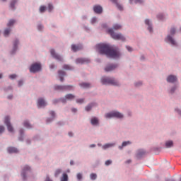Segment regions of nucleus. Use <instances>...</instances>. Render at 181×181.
<instances>
[{
	"mask_svg": "<svg viewBox=\"0 0 181 181\" xmlns=\"http://www.w3.org/2000/svg\"><path fill=\"white\" fill-rule=\"evenodd\" d=\"M50 115H52V118H54V115H55L54 112L53 111L50 112Z\"/></svg>",
	"mask_w": 181,
	"mask_h": 181,
	"instance_id": "obj_55",
	"label": "nucleus"
},
{
	"mask_svg": "<svg viewBox=\"0 0 181 181\" xmlns=\"http://www.w3.org/2000/svg\"><path fill=\"white\" fill-rule=\"evenodd\" d=\"M15 22H16L15 20H10L9 22L7 24V26L9 28L11 26H13L15 25Z\"/></svg>",
	"mask_w": 181,
	"mask_h": 181,
	"instance_id": "obj_31",
	"label": "nucleus"
},
{
	"mask_svg": "<svg viewBox=\"0 0 181 181\" xmlns=\"http://www.w3.org/2000/svg\"><path fill=\"white\" fill-rule=\"evenodd\" d=\"M126 47H127V50H128L129 52H132V47H129V46H127Z\"/></svg>",
	"mask_w": 181,
	"mask_h": 181,
	"instance_id": "obj_54",
	"label": "nucleus"
},
{
	"mask_svg": "<svg viewBox=\"0 0 181 181\" xmlns=\"http://www.w3.org/2000/svg\"><path fill=\"white\" fill-rule=\"evenodd\" d=\"M168 83H175V81H177V78L175 76L170 75L167 78Z\"/></svg>",
	"mask_w": 181,
	"mask_h": 181,
	"instance_id": "obj_13",
	"label": "nucleus"
},
{
	"mask_svg": "<svg viewBox=\"0 0 181 181\" xmlns=\"http://www.w3.org/2000/svg\"><path fill=\"white\" fill-rule=\"evenodd\" d=\"M63 69L64 70H71L73 68L69 65L65 64L63 66Z\"/></svg>",
	"mask_w": 181,
	"mask_h": 181,
	"instance_id": "obj_33",
	"label": "nucleus"
},
{
	"mask_svg": "<svg viewBox=\"0 0 181 181\" xmlns=\"http://www.w3.org/2000/svg\"><path fill=\"white\" fill-rule=\"evenodd\" d=\"M46 181H52V180H50V178H49V177H47Z\"/></svg>",
	"mask_w": 181,
	"mask_h": 181,
	"instance_id": "obj_61",
	"label": "nucleus"
},
{
	"mask_svg": "<svg viewBox=\"0 0 181 181\" xmlns=\"http://www.w3.org/2000/svg\"><path fill=\"white\" fill-rule=\"evenodd\" d=\"M90 178L91 179V180H95V179H97V174L91 173L90 175Z\"/></svg>",
	"mask_w": 181,
	"mask_h": 181,
	"instance_id": "obj_32",
	"label": "nucleus"
},
{
	"mask_svg": "<svg viewBox=\"0 0 181 181\" xmlns=\"http://www.w3.org/2000/svg\"><path fill=\"white\" fill-rule=\"evenodd\" d=\"M23 125H24V127H25V128H28V129H30V128H32V126L28 121H25L23 123Z\"/></svg>",
	"mask_w": 181,
	"mask_h": 181,
	"instance_id": "obj_29",
	"label": "nucleus"
},
{
	"mask_svg": "<svg viewBox=\"0 0 181 181\" xmlns=\"http://www.w3.org/2000/svg\"><path fill=\"white\" fill-rule=\"evenodd\" d=\"M30 167H29V165H25L22 171V176H23V179L25 180L26 179V173H28V172H30Z\"/></svg>",
	"mask_w": 181,
	"mask_h": 181,
	"instance_id": "obj_11",
	"label": "nucleus"
},
{
	"mask_svg": "<svg viewBox=\"0 0 181 181\" xmlns=\"http://www.w3.org/2000/svg\"><path fill=\"white\" fill-rule=\"evenodd\" d=\"M96 47L100 54H105L111 59H117L121 56L119 51L111 49L107 45L98 44Z\"/></svg>",
	"mask_w": 181,
	"mask_h": 181,
	"instance_id": "obj_1",
	"label": "nucleus"
},
{
	"mask_svg": "<svg viewBox=\"0 0 181 181\" xmlns=\"http://www.w3.org/2000/svg\"><path fill=\"white\" fill-rule=\"evenodd\" d=\"M93 105H95V104L91 103V104L88 105V106H86L85 108L86 111H90L91 108H93Z\"/></svg>",
	"mask_w": 181,
	"mask_h": 181,
	"instance_id": "obj_30",
	"label": "nucleus"
},
{
	"mask_svg": "<svg viewBox=\"0 0 181 181\" xmlns=\"http://www.w3.org/2000/svg\"><path fill=\"white\" fill-rule=\"evenodd\" d=\"M16 1H17L16 0H13L11 1L10 6L12 9L15 8V4H16Z\"/></svg>",
	"mask_w": 181,
	"mask_h": 181,
	"instance_id": "obj_36",
	"label": "nucleus"
},
{
	"mask_svg": "<svg viewBox=\"0 0 181 181\" xmlns=\"http://www.w3.org/2000/svg\"><path fill=\"white\" fill-rule=\"evenodd\" d=\"M145 23H146V25H148V29L149 32H152V26L151 25V22L149 21V20L146 19L145 21Z\"/></svg>",
	"mask_w": 181,
	"mask_h": 181,
	"instance_id": "obj_25",
	"label": "nucleus"
},
{
	"mask_svg": "<svg viewBox=\"0 0 181 181\" xmlns=\"http://www.w3.org/2000/svg\"><path fill=\"white\" fill-rule=\"evenodd\" d=\"M74 98H76V96H74V95L67 94L65 95V98H61V103H65L67 102V100H74Z\"/></svg>",
	"mask_w": 181,
	"mask_h": 181,
	"instance_id": "obj_8",
	"label": "nucleus"
},
{
	"mask_svg": "<svg viewBox=\"0 0 181 181\" xmlns=\"http://www.w3.org/2000/svg\"><path fill=\"white\" fill-rule=\"evenodd\" d=\"M58 74H59V77L60 78V81L63 82L64 81V76H66V72L60 70L58 71Z\"/></svg>",
	"mask_w": 181,
	"mask_h": 181,
	"instance_id": "obj_17",
	"label": "nucleus"
},
{
	"mask_svg": "<svg viewBox=\"0 0 181 181\" xmlns=\"http://www.w3.org/2000/svg\"><path fill=\"white\" fill-rule=\"evenodd\" d=\"M71 49L73 52H77L78 50H81V49H83V47L81 45H72Z\"/></svg>",
	"mask_w": 181,
	"mask_h": 181,
	"instance_id": "obj_18",
	"label": "nucleus"
},
{
	"mask_svg": "<svg viewBox=\"0 0 181 181\" xmlns=\"http://www.w3.org/2000/svg\"><path fill=\"white\" fill-rule=\"evenodd\" d=\"M40 70H42V65L38 63L32 64L30 68V73H37V71H40Z\"/></svg>",
	"mask_w": 181,
	"mask_h": 181,
	"instance_id": "obj_5",
	"label": "nucleus"
},
{
	"mask_svg": "<svg viewBox=\"0 0 181 181\" xmlns=\"http://www.w3.org/2000/svg\"><path fill=\"white\" fill-rule=\"evenodd\" d=\"M76 103L78 104H83V103H84V99H77Z\"/></svg>",
	"mask_w": 181,
	"mask_h": 181,
	"instance_id": "obj_41",
	"label": "nucleus"
},
{
	"mask_svg": "<svg viewBox=\"0 0 181 181\" xmlns=\"http://www.w3.org/2000/svg\"><path fill=\"white\" fill-rule=\"evenodd\" d=\"M144 2V0H135V4H142Z\"/></svg>",
	"mask_w": 181,
	"mask_h": 181,
	"instance_id": "obj_49",
	"label": "nucleus"
},
{
	"mask_svg": "<svg viewBox=\"0 0 181 181\" xmlns=\"http://www.w3.org/2000/svg\"><path fill=\"white\" fill-rule=\"evenodd\" d=\"M175 90H176V87H173L171 88V90H170L171 94H173V93H175Z\"/></svg>",
	"mask_w": 181,
	"mask_h": 181,
	"instance_id": "obj_53",
	"label": "nucleus"
},
{
	"mask_svg": "<svg viewBox=\"0 0 181 181\" xmlns=\"http://www.w3.org/2000/svg\"><path fill=\"white\" fill-rule=\"evenodd\" d=\"M90 123L92 124V125H98V119H97V117L92 118L90 120Z\"/></svg>",
	"mask_w": 181,
	"mask_h": 181,
	"instance_id": "obj_22",
	"label": "nucleus"
},
{
	"mask_svg": "<svg viewBox=\"0 0 181 181\" xmlns=\"http://www.w3.org/2000/svg\"><path fill=\"white\" fill-rule=\"evenodd\" d=\"M79 86L81 87H82V88H88L90 87V83H80Z\"/></svg>",
	"mask_w": 181,
	"mask_h": 181,
	"instance_id": "obj_23",
	"label": "nucleus"
},
{
	"mask_svg": "<svg viewBox=\"0 0 181 181\" xmlns=\"http://www.w3.org/2000/svg\"><path fill=\"white\" fill-rule=\"evenodd\" d=\"M46 105H47V103H46V101H45V99L43 98L38 99V101H37L38 107H46Z\"/></svg>",
	"mask_w": 181,
	"mask_h": 181,
	"instance_id": "obj_15",
	"label": "nucleus"
},
{
	"mask_svg": "<svg viewBox=\"0 0 181 181\" xmlns=\"http://www.w3.org/2000/svg\"><path fill=\"white\" fill-rule=\"evenodd\" d=\"M112 163V161L111 160H107L105 162L106 166H109V165H111Z\"/></svg>",
	"mask_w": 181,
	"mask_h": 181,
	"instance_id": "obj_42",
	"label": "nucleus"
},
{
	"mask_svg": "<svg viewBox=\"0 0 181 181\" xmlns=\"http://www.w3.org/2000/svg\"><path fill=\"white\" fill-rule=\"evenodd\" d=\"M126 163H131V160H128L127 161H126Z\"/></svg>",
	"mask_w": 181,
	"mask_h": 181,
	"instance_id": "obj_63",
	"label": "nucleus"
},
{
	"mask_svg": "<svg viewBox=\"0 0 181 181\" xmlns=\"http://www.w3.org/2000/svg\"><path fill=\"white\" fill-rule=\"evenodd\" d=\"M105 118H124V115L119 112L113 111L105 115Z\"/></svg>",
	"mask_w": 181,
	"mask_h": 181,
	"instance_id": "obj_4",
	"label": "nucleus"
},
{
	"mask_svg": "<svg viewBox=\"0 0 181 181\" xmlns=\"http://www.w3.org/2000/svg\"><path fill=\"white\" fill-rule=\"evenodd\" d=\"M77 64H84V63H90V59L86 58H78L76 60Z\"/></svg>",
	"mask_w": 181,
	"mask_h": 181,
	"instance_id": "obj_10",
	"label": "nucleus"
},
{
	"mask_svg": "<svg viewBox=\"0 0 181 181\" xmlns=\"http://www.w3.org/2000/svg\"><path fill=\"white\" fill-rule=\"evenodd\" d=\"M102 84H111L112 86H119V83L113 78L102 77Z\"/></svg>",
	"mask_w": 181,
	"mask_h": 181,
	"instance_id": "obj_3",
	"label": "nucleus"
},
{
	"mask_svg": "<svg viewBox=\"0 0 181 181\" xmlns=\"http://www.w3.org/2000/svg\"><path fill=\"white\" fill-rule=\"evenodd\" d=\"M19 44V41L18 40H16L14 42V44H13V50H16V49H18V45Z\"/></svg>",
	"mask_w": 181,
	"mask_h": 181,
	"instance_id": "obj_35",
	"label": "nucleus"
},
{
	"mask_svg": "<svg viewBox=\"0 0 181 181\" xmlns=\"http://www.w3.org/2000/svg\"><path fill=\"white\" fill-rule=\"evenodd\" d=\"M22 86H23V81H18V86L21 87Z\"/></svg>",
	"mask_w": 181,
	"mask_h": 181,
	"instance_id": "obj_50",
	"label": "nucleus"
},
{
	"mask_svg": "<svg viewBox=\"0 0 181 181\" xmlns=\"http://www.w3.org/2000/svg\"><path fill=\"white\" fill-rule=\"evenodd\" d=\"M11 33V28H6L4 30V36H8Z\"/></svg>",
	"mask_w": 181,
	"mask_h": 181,
	"instance_id": "obj_34",
	"label": "nucleus"
},
{
	"mask_svg": "<svg viewBox=\"0 0 181 181\" xmlns=\"http://www.w3.org/2000/svg\"><path fill=\"white\" fill-rule=\"evenodd\" d=\"M48 9L49 12H52V11L53 10V5L52 4L48 5Z\"/></svg>",
	"mask_w": 181,
	"mask_h": 181,
	"instance_id": "obj_44",
	"label": "nucleus"
},
{
	"mask_svg": "<svg viewBox=\"0 0 181 181\" xmlns=\"http://www.w3.org/2000/svg\"><path fill=\"white\" fill-rule=\"evenodd\" d=\"M127 145H131V141H124L122 144V146H119V149H122V148H124V146H127Z\"/></svg>",
	"mask_w": 181,
	"mask_h": 181,
	"instance_id": "obj_24",
	"label": "nucleus"
},
{
	"mask_svg": "<svg viewBox=\"0 0 181 181\" xmlns=\"http://www.w3.org/2000/svg\"><path fill=\"white\" fill-rule=\"evenodd\" d=\"M111 1L113 2V4H116L117 7L119 11H122L123 7L122 6L118 4V0H111Z\"/></svg>",
	"mask_w": 181,
	"mask_h": 181,
	"instance_id": "obj_21",
	"label": "nucleus"
},
{
	"mask_svg": "<svg viewBox=\"0 0 181 181\" xmlns=\"http://www.w3.org/2000/svg\"><path fill=\"white\" fill-rule=\"evenodd\" d=\"M50 53L52 57H54V59H56V60H58V62L63 61V58L60 55L56 54V52L54 51V49H51Z\"/></svg>",
	"mask_w": 181,
	"mask_h": 181,
	"instance_id": "obj_9",
	"label": "nucleus"
},
{
	"mask_svg": "<svg viewBox=\"0 0 181 181\" xmlns=\"http://www.w3.org/2000/svg\"><path fill=\"white\" fill-rule=\"evenodd\" d=\"M7 151L8 153H18V148H14V147H8L7 148Z\"/></svg>",
	"mask_w": 181,
	"mask_h": 181,
	"instance_id": "obj_19",
	"label": "nucleus"
},
{
	"mask_svg": "<svg viewBox=\"0 0 181 181\" xmlns=\"http://www.w3.org/2000/svg\"><path fill=\"white\" fill-rule=\"evenodd\" d=\"M175 111L179 114V115H181V110L180 109H175Z\"/></svg>",
	"mask_w": 181,
	"mask_h": 181,
	"instance_id": "obj_51",
	"label": "nucleus"
},
{
	"mask_svg": "<svg viewBox=\"0 0 181 181\" xmlns=\"http://www.w3.org/2000/svg\"><path fill=\"white\" fill-rule=\"evenodd\" d=\"M46 11V7L44 6H42L41 7H40V12H41V13H43V12H45Z\"/></svg>",
	"mask_w": 181,
	"mask_h": 181,
	"instance_id": "obj_38",
	"label": "nucleus"
},
{
	"mask_svg": "<svg viewBox=\"0 0 181 181\" xmlns=\"http://www.w3.org/2000/svg\"><path fill=\"white\" fill-rule=\"evenodd\" d=\"M62 173V170L61 169H57L56 171H55V176H59V174Z\"/></svg>",
	"mask_w": 181,
	"mask_h": 181,
	"instance_id": "obj_39",
	"label": "nucleus"
},
{
	"mask_svg": "<svg viewBox=\"0 0 181 181\" xmlns=\"http://www.w3.org/2000/svg\"><path fill=\"white\" fill-rule=\"evenodd\" d=\"M4 124H6L8 132H13V127L11 124L9 117L6 116L5 117Z\"/></svg>",
	"mask_w": 181,
	"mask_h": 181,
	"instance_id": "obj_6",
	"label": "nucleus"
},
{
	"mask_svg": "<svg viewBox=\"0 0 181 181\" xmlns=\"http://www.w3.org/2000/svg\"><path fill=\"white\" fill-rule=\"evenodd\" d=\"M157 18H158V19H160V20L163 19V14H159V15L157 16Z\"/></svg>",
	"mask_w": 181,
	"mask_h": 181,
	"instance_id": "obj_48",
	"label": "nucleus"
},
{
	"mask_svg": "<svg viewBox=\"0 0 181 181\" xmlns=\"http://www.w3.org/2000/svg\"><path fill=\"white\" fill-rule=\"evenodd\" d=\"M69 136H73V133L72 132H69Z\"/></svg>",
	"mask_w": 181,
	"mask_h": 181,
	"instance_id": "obj_62",
	"label": "nucleus"
},
{
	"mask_svg": "<svg viewBox=\"0 0 181 181\" xmlns=\"http://www.w3.org/2000/svg\"><path fill=\"white\" fill-rule=\"evenodd\" d=\"M5 131V127L4 126H0V134H2Z\"/></svg>",
	"mask_w": 181,
	"mask_h": 181,
	"instance_id": "obj_43",
	"label": "nucleus"
},
{
	"mask_svg": "<svg viewBox=\"0 0 181 181\" xmlns=\"http://www.w3.org/2000/svg\"><path fill=\"white\" fill-rule=\"evenodd\" d=\"M165 146H166V148H172V146H173V141H166Z\"/></svg>",
	"mask_w": 181,
	"mask_h": 181,
	"instance_id": "obj_28",
	"label": "nucleus"
},
{
	"mask_svg": "<svg viewBox=\"0 0 181 181\" xmlns=\"http://www.w3.org/2000/svg\"><path fill=\"white\" fill-rule=\"evenodd\" d=\"M165 181H175V180H173V179H167V180H165Z\"/></svg>",
	"mask_w": 181,
	"mask_h": 181,
	"instance_id": "obj_59",
	"label": "nucleus"
},
{
	"mask_svg": "<svg viewBox=\"0 0 181 181\" xmlns=\"http://www.w3.org/2000/svg\"><path fill=\"white\" fill-rule=\"evenodd\" d=\"M90 148H95V144H91V145L90 146Z\"/></svg>",
	"mask_w": 181,
	"mask_h": 181,
	"instance_id": "obj_58",
	"label": "nucleus"
},
{
	"mask_svg": "<svg viewBox=\"0 0 181 181\" xmlns=\"http://www.w3.org/2000/svg\"><path fill=\"white\" fill-rule=\"evenodd\" d=\"M97 22V18L94 17L91 20V23H95Z\"/></svg>",
	"mask_w": 181,
	"mask_h": 181,
	"instance_id": "obj_47",
	"label": "nucleus"
},
{
	"mask_svg": "<svg viewBox=\"0 0 181 181\" xmlns=\"http://www.w3.org/2000/svg\"><path fill=\"white\" fill-rule=\"evenodd\" d=\"M55 90H59V91H64L66 90H73V86H55Z\"/></svg>",
	"mask_w": 181,
	"mask_h": 181,
	"instance_id": "obj_7",
	"label": "nucleus"
},
{
	"mask_svg": "<svg viewBox=\"0 0 181 181\" xmlns=\"http://www.w3.org/2000/svg\"><path fill=\"white\" fill-rule=\"evenodd\" d=\"M108 34L110 35L111 37L115 40H122V42H125V37L121 33H115L112 29L108 30Z\"/></svg>",
	"mask_w": 181,
	"mask_h": 181,
	"instance_id": "obj_2",
	"label": "nucleus"
},
{
	"mask_svg": "<svg viewBox=\"0 0 181 181\" xmlns=\"http://www.w3.org/2000/svg\"><path fill=\"white\" fill-rule=\"evenodd\" d=\"M49 67H50V69H54V65L51 64V65L49 66Z\"/></svg>",
	"mask_w": 181,
	"mask_h": 181,
	"instance_id": "obj_60",
	"label": "nucleus"
},
{
	"mask_svg": "<svg viewBox=\"0 0 181 181\" xmlns=\"http://www.w3.org/2000/svg\"><path fill=\"white\" fill-rule=\"evenodd\" d=\"M118 67L117 64H109L105 68V71H112V70H115Z\"/></svg>",
	"mask_w": 181,
	"mask_h": 181,
	"instance_id": "obj_12",
	"label": "nucleus"
},
{
	"mask_svg": "<svg viewBox=\"0 0 181 181\" xmlns=\"http://www.w3.org/2000/svg\"><path fill=\"white\" fill-rule=\"evenodd\" d=\"M93 11L95 13H102L103 7H101V6H93Z\"/></svg>",
	"mask_w": 181,
	"mask_h": 181,
	"instance_id": "obj_16",
	"label": "nucleus"
},
{
	"mask_svg": "<svg viewBox=\"0 0 181 181\" xmlns=\"http://www.w3.org/2000/svg\"><path fill=\"white\" fill-rule=\"evenodd\" d=\"M115 145V144H106L103 146V149H108V148H112Z\"/></svg>",
	"mask_w": 181,
	"mask_h": 181,
	"instance_id": "obj_26",
	"label": "nucleus"
},
{
	"mask_svg": "<svg viewBox=\"0 0 181 181\" xmlns=\"http://www.w3.org/2000/svg\"><path fill=\"white\" fill-rule=\"evenodd\" d=\"M142 85L141 82H139L138 83H136V87H139V86Z\"/></svg>",
	"mask_w": 181,
	"mask_h": 181,
	"instance_id": "obj_56",
	"label": "nucleus"
},
{
	"mask_svg": "<svg viewBox=\"0 0 181 181\" xmlns=\"http://www.w3.org/2000/svg\"><path fill=\"white\" fill-rule=\"evenodd\" d=\"M59 101H62V98H60L59 100H57V99L54 100L53 103L57 104V103H59Z\"/></svg>",
	"mask_w": 181,
	"mask_h": 181,
	"instance_id": "obj_46",
	"label": "nucleus"
},
{
	"mask_svg": "<svg viewBox=\"0 0 181 181\" xmlns=\"http://www.w3.org/2000/svg\"><path fill=\"white\" fill-rule=\"evenodd\" d=\"M12 97H13L12 95H10V96L8 97V98L9 100H11V99L12 98Z\"/></svg>",
	"mask_w": 181,
	"mask_h": 181,
	"instance_id": "obj_64",
	"label": "nucleus"
},
{
	"mask_svg": "<svg viewBox=\"0 0 181 181\" xmlns=\"http://www.w3.org/2000/svg\"><path fill=\"white\" fill-rule=\"evenodd\" d=\"M37 28H38V30H42L43 29V25H39L37 26Z\"/></svg>",
	"mask_w": 181,
	"mask_h": 181,
	"instance_id": "obj_52",
	"label": "nucleus"
},
{
	"mask_svg": "<svg viewBox=\"0 0 181 181\" xmlns=\"http://www.w3.org/2000/svg\"><path fill=\"white\" fill-rule=\"evenodd\" d=\"M112 30H119V29H122V25L119 24H114L112 28Z\"/></svg>",
	"mask_w": 181,
	"mask_h": 181,
	"instance_id": "obj_20",
	"label": "nucleus"
},
{
	"mask_svg": "<svg viewBox=\"0 0 181 181\" xmlns=\"http://www.w3.org/2000/svg\"><path fill=\"white\" fill-rule=\"evenodd\" d=\"M9 78L13 80V78H16V74H11L9 76Z\"/></svg>",
	"mask_w": 181,
	"mask_h": 181,
	"instance_id": "obj_45",
	"label": "nucleus"
},
{
	"mask_svg": "<svg viewBox=\"0 0 181 181\" xmlns=\"http://www.w3.org/2000/svg\"><path fill=\"white\" fill-rule=\"evenodd\" d=\"M61 181H69V175H67L66 173H64L61 177Z\"/></svg>",
	"mask_w": 181,
	"mask_h": 181,
	"instance_id": "obj_27",
	"label": "nucleus"
},
{
	"mask_svg": "<svg viewBox=\"0 0 181 181\" xmlns=\"http://www.w3.org/2000/svg\"><path fill=\"white\" fill-rule=\"evenodd\" d=\"M72 112H77V110L76 108L71 109Z\"/></svg>",
	"mask_w": 181,
	"mask_h": 181,
	"instance_id": "obj_57",
	"label": "nucleus"
},
{
	"mask_svg": "<svg viewBox=\"0 0 181 181\" xmlns=\"http://www.w3.org/2000/svg\"><path fill=\"white\" fill-rule=\"evenodd\" d=\"M170 35H175V33H176V28H171V29L170 30Z\"/></svg>",
	"mask_w": 181,
	"mask_h": 181,
	"instance_id": "obj_37",
	"label": "nucleus"
},
{
	"mask_svg": "<svg viewBox=\"0 0 181 181\" xmlns=\"http://www.w3.org/2000/svg\"><path fill=\"white\" fill-rule=\"evenodd\" d=\"M165 40H168L173 46H177V44L176 43V41L173 40V37L170 35H168Z\"/></svg>",
	"mask_w": 181,
	"mask_h": 181,
	"instance_id": "obj_14",
	"label": "nucleus"
},
{
	"mask_svg": "<svg viewBox=\"0 0 181 181\" xmlns=\"http://www.w3.org/2000/svg\"><path fill=\"white\" fill-rule=\"evenodd\" d=\"M76 177L78 180H81V179H83V175H81V173H78Z\"/></svg>",
	"mask_w": 181,
	"mask_h": 181,
	"instance_id": "obj_40",
	"label": "nucleus"
}]
</instances>
